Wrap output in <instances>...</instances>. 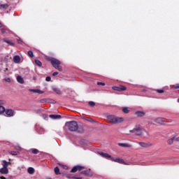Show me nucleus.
<instances>
[{"instance_id":"obj_1","label":"nucleus","mask_w":179,"mask_h":179,"mask_svg":"<svg viewBox=\"0 0 179 179\" xmlns=\"http://www.w3.org/2000/svg\"><path fill=\"white\" fill-rule=\"evenodd\" d=\"M106 118L110 124H118L124 122V117H120L114 115H109Z\"/></svg>"},{"instance_id":"obj_2","label":"nucleus","mask_w":179,"mask_h":179,"mask_svg":"<svg viewBox=\"0 0 179 179\" xmlns=\"http://www.w3.org/2000/svg\"><path fill=\"white\" fill-rule=\"evenodd\" d=\"M66 127L71 132H76V131L79 129V124H78V122L75 120L66 122Z\"/></svg>"},{"instance_id":"obj_3","label":"nucleus","mask_w":179,"mask_h":179,"mask_svg":"<svg viewBox=\"0 0 179 179\" xmlns=\"http://www.w3.org/2000/svg\"><path fill=\"white\" fill-rule=\"evenodd\" d=\"M50 62L52 64V66L59 71V72H62V67L61 66V62L55 58H51L49 59Z\"/></svg>"},{"instance_id":"obj_4","label":"nucleus","mask_w":179,"mask_h":179,"mask_svg":"<svg viewBox=\"0 0 179 179\" xmlns=\"http://www.w3.org/2000/svg\"><path fill=\"white\" fill-rule=\"evenodd\" d=\"M130 132L134 134L136 136H142L143 135V129L141 125H137L132 130H130Z\"/></svg>"},{"instance_id":"obj_5","label":"nucleus","mask_w":179,"mask_h":179,"mask_svg":"<svg viewBox=\"0 0 179 179\" xmlns=\"http://www.w3.org/2000/svg\"><path fill=\"white\" fill-rule=\"evenodd\" d=\"M110 160L112 162H115V163H120V164H124V165H127L128 164H127L124 159H121V158H114V157H111Z\"/></svg>"},{"instance_id":"obj_6","label":"nucleus","mask_w":179,"mask_h":179,"mask_svg":"<svg viewBox=\"0 0 179 179\" xmlns=\"http://www.w3.org/2000/svg\"><path fill=\"white\" fill-rule=\"evenodd\" d=\"M82 170H85V166H76L73 167L71 171V173H76V171H80Z\"/></svg>"},{"instance_id":"obj_7","label":"nucleus","mask_w":179,"mask_h":179,"mask_svg":"<svg viewBox=\"0 0 179 179\" xmlns=\"http://www.w3.org/2000/svg\"><path fill=\"white\" fill-rule=\"evenodd\" d=\"M7 117H13L15 115V110L12 109H7L5 110Z\"/></svg>"},{"instance_id":"obj_8","label":"nucleus","mask_w":179,"mask_h":179,"mask_svg":"<svg viewBox=\"0 0 179 179\" xmlns=\"http://www.w3.org/2000/svg\"><path fill=\"white\" fill-rule=\"evenodd\" d=\"M138 145L141 148H150V146L152 145V143H143V142H139Z\"/></svg>"},{"instance_id":"obj_9","label":"nucleus","mask_w":179,"mask_h":179,"mask_svg":"<svg viewBox=\"0 0 179 179\" xmlns=\"http://www.w3.org/2000/svg\"><path fill=\"white\" fill-rule=\"evenodd\" d=\"M112 89L113 90H117V92H124V90H127V87H125L124 86L113 87Z\"/></svg>"},{"instance_id":"obj_10","label":"nucleus","mask_w":179,"mask_h":179,"mask_svg":"<svg viewBox=\"0 0 179 179\" xmlns=\"http://www.w3.org/2000/svg\"><path fill=\"white\" fill-rule=\"evenodd\" d=\"M174 141H179V137L176 138V137H173L171 138H169L167 141V143L168 145H173V143L174 142Z\"/></svg>"},{"instance_id":"obj_11","label":"nucleus","mask_w":179,"mask_h":179,"mask_svg":"<svg viewBox=\"0 0 179 179\" xmlns=\"http://www.w3.org/2000/svg\"><path fill=\"white\" fill-rule=\"evenodd\" d=\"M49 117L52 120H61V115H50Z\"/></svg>"},{"instance_id":"obj_12","label":"nucleus","mask_w":179,"mask_h":179,"mask_svg":"<svg viewBox=\"0 0 179 179\" xmlns=\"http://www.w3.org/2000/svg\"><path fill=\"white\" fill-rule=\"evenodd\" d=\"M135 115H136V117H145V113L143 111H136Z\"/></svg>"},{"instance_id":"obj_13","label":"nucleus","mask_w":179,"mask_h":179,"mask_svg":"<svg viewBox=\"0 0 179 179\" xmlns=\"http://www.w3.org/2000/svg\"><path fill=\"white\" fill-rule=\"evenodd\" d=\"M17 82H18V83H20L21 85H23V83H24V80L21 76H17Z\"/></svg>"},{"instance_id":"obj_14","label":"nucleus","mask_w":179,"mask_h":179,"mask_svg":"<svg viewBox=\"0 0 179 179\" xmlns=\"http://www.w3.org/2000/svg\"><path fill=\"white\" fill-rule=\"evenodd\" d=\"M1 174H8L9 173V169L8 168H1L0 169Z\"/></svg>"},{"instance_id":"obj_15","label":"nucleus","mask_w":179,"mask_h":179,"mask_svg":"<svg viewBox=\"0 0 179 179\" xmlns=\"http://www.w3.org/2000/svg\"><path fill=\"white\" fill-rule=\"evenodd\" d=\"M118 145L121 146L122 148H132V145H131L130 144H128V143H118Z\"/></svg>"},{"instance_id":"obj_16","label":"nucleus","mask_w":179,"mask_h":179,"mask_svg":"<svg viewBox=\"0 0 179 179\" xmlns=\"http://www.w3.org/2000/svg\"><path fill=\"white\" fill-rule=\"evenodd\" d=\"M13 61H14L15 64H19V62H20V56L15 55L13 57Z\"/></svg>"},{"instance_id":"obj_17","label":"nucleus","mask_w":179,"mask_h":179,"mask_svg":"<svg viewBox=\"0 0 179 179\" xmlns=\"http://www.w3.org/2000/svg\"><path fill=\"white\" fill-rule=\"evenodd\" d=\"M99 155H100V156H102V157H109V159H111L112 157L111 155L104 152H99Z\"/></svg>"},{"instance_id":"obj_18","label":"nucleus","mask_w":179,"mask_h":179,"mask_svg":"<svg viewBox=\"0 0 179 179\" xmlns=\"http://www.w3.org/2000/svg\"><path fill=\"white\" fill-rule=\"evenodd\" d=\"M9 164H10V162H8L5 160H3L2 161V166H3V168L4 169H8V166H9Z\"/></svg>"},{"instance_id":"obj_19","label":"nucleus","mask_w":179,"mask_h":179,"mask_svg":"<svg viewBox=\"0 0 179 179\" xmlns=\"http://www.w3.org/2000/svg\"><path fill=\"white\" fill-rule=\"evenodd\" d=\"M154 122L156 124H163V120L161 117H157L154 120Z\"/></svg>"},{"instance_id":"obj_20","label":"nucleus","mask_w":179,"mask_h":179,"mask_svg":"<svg viewBox=\"0 0 179 179\" xmlns=\"http://www.w3.org/2000/svg\"><path fill=\"white\" fill-rule=\"evenodd\" d=\"M122 111L124 113V114H129V108H127V107H123L122 108Z\"/></svg>"},{"instance_id":"obj_21","label":"nucleus","mask_w":179,"mask_h":179,"mask_svg":"<svg viewBox=\"0 0 179 179\" xmlns=\"http://www.w3.org/2000/svg\"><path fill=\"white\" fill-rule=\"evenodd\" d=\"M28 173L29 174H34V169L32 167H29L28 169Z\"/></svg>"},{"instance_id":"obj_22","label":"nucleus","mask_w":179,"mask_h":179,"mask_svg":"<svg viewBox=\"0 0 179 179\" xmlns=\"http://www.w3.org/2000/svg\"><path fill=\"white\" fill-rule=\"evenodd\" d=\"M52 90H53V92H55V93H57V94H61V91L59 90V89H58L57 87H53Z\"/></svg>"},{"instance_id":"obj_23","label":"nucleus","mask_w":179,"mask_h":179,"mask_svg":"<svg viewBox=\"0 0 179 179\" xmlns=\"http://www.w3.org/2000/svg\"><path fill=\"white\" fill-rule=\"evenodd\" d=\"M55 174H56L57 176L61 174V173H59V168L58 166H56V167L55 168Z\"/></svg>"},{"instance_id":"obj_24","label":"nucleus","mask_w":179,"mask_h":179,"mask_svg":"<svg viewBox=\"0 0 179 179\" xmlns=\"http://www.w3.org/2000/svg\"><path fill=\"white\" fill-rule=\"evenodd\" d=\"M9 5L8 4H0V9H6Z\"/></svg>"},{"instance_id":"obj_25","label":"nucleus","mask_w":179,"mask_h":179,"mask_svg":"<svg viewBox=\"0 0 179 179\" xmlns=\"http://www.w3.org/2000/svg\"><path fill=\"white\" fill-rule=\"evenodd\" d=\"M8 153L12 156H17V152L16 151H8Z\"/></svg>"},{"instance_id":"obj_26","label":"nucleus","mask_w":179,"mask_h":179,"mask_svg":"<svg viewBox=\"0 0 179 179\" xmlns=\"http://www.w3.org/2000/svg\"><path fill=\"white\" fill-rule=\"evenodd\" d=\"M5 111V108L2 106H0V114H3Z\"/></svg>"},{"instance_id":"obj_27","label":"nucleus","mask_w":179,"mask_h":179,"mask_svg":"<svg viewBox=\"0 0 179 179\" xmlns=\"http://www.w3.org/2000/svg\"><path fill=\"white\" fill-rule=\"evenodd\" d=\"M35 64L38 66H41L42 63L40 62V60H35Z\"/></svg>"},{"instance_id":"obj_28","label":"nucleus","mask_w":179,"mask_h":179,"mask_svg":"<svg viewBox=\"0 0 179 179\" xmlns=\"http://www.w3.org/2000/svg\"><path fill=\"white\" fill-rule=\"evenodd\" d=\"M5 43H7V44H9V45H14V43L9 41V40H4Z\"/></svg>"},{"instance_id":"obj_29","label":"nucleus","mask_w":179,"mask_h":179,"mask_svg":"<svg viewBox=\"0 0 179 179\" xmlns=\"http://www.w3.org/2000/svg\"><path fill=\"white\" fill-rule=\"evenodd\" d=\"M28 55L31 58H33V57H34L33 52L31 50L28 51Z\"/></svg>"},{"instance_id":"obj_30","label":"nucleus","mask_w":179,"mask_h":179,"mask_svg":"<svg viewBox=\"0 0 179 179\" xmlns=\"http://www.w3.org/2000/svg\"><path fill=\"white\" fill-rule=\"evenodd\" d=\"M31 152L34 155H37V153H38V150L37 149H32Z\"/></svg>"},{"instance_id":"obj_31","label":"nucleus","mask_w":179,"mask_h":179,"mask_svg":"<svg viewBox=\"0 0 179 179\" xmlns=\"http://www.w3.org/2000/svg\"><path fill=\"white\" fill-rule=\"evenodd\" d=\"M81 174H83L84 176H89V172L87 171H83Z\"/></svg>"},{"instance_id":"obj_32","label":"nucleus","mask_w":179,"mask_h":179,"mask_svg":"<svg viewBox=\"0 0 179 179\" xmlns=\"http://www.w3.org/2000/svg\"><path fill=\"white\" fill-rule=\"evenodd\" d=\"M98 86H106V83L101 82H97Z\"/></svg>"},{"instance_id":"obj_33","label":"nucleus","mask_w":179,"mask_h":179,"mask_svg":"<svg viewBox=\"0 0 179 179\" xmlns=\"http://www.w3.org/2000/svg\"><path fill=\"white\" fill-rule=\"evenodd\" d=\"M89 105L91 106V107H94V106H96V103L93 101H90L89 102Z\"/></svg>"},{"instance_id":"obj_34","label":"nucleus","mask_w":179,"mask_h":179,"mask_svg":"<svg viewBox=\"0 0 179 179\" xmlns=\"http://www.w3.org/2000/svg\"><path fill=\"white\" fill-rule=\"evenodd\" d=\"M35 93H38V94H43V92L40 90H36Z\"/></svg>"},{"instance_id":"obj_35","label":"nucleus","mask_w":179,"mask_h":179,"mask_svg":"<svg viewBox=\"0 0 179 179\" xmlns=\"http://www.w3.org/2000/svg\"><path fill=\"white\" fill-rule=\"evenodd\" d=\"M45 80H46V82H50L51 81V77H50V76L46 77Z\"/></svg>"},{"instance_id":"obj_36","label":"nucleus","mask_w":179,"mask_h":179,"mask_svg":"<svg viewBox=\"0 0 179 179\" xmlns=\"http://www.w3.org/2000/svg\"><path fill=\"white\" fill-rule=\"evenodd\" d=\"M157 93H164V90H157Z\"/></svg>"},{"instance_id":"obj_37","label":"nucleus","mask_w":179,"mask_h":179,"mask_svg":"<svg viewBox=\"0 0 179 179\" xmlns=\"http://www.w3.org/2000/svg\"><path fill=\"white\" fill-rule=\"evenodd\" d=\"M174 89H179V84L173 85Z\"/></svg>"},{"instance_id":"obj_38","label":"nucleus","mask_w":179,"mask_h":179,"mask_svg":"<svg viewBox=\"0 0 179 179\" xmlns=\"http://www.w3.org/2000/svg\"><path fill=\"white\" fill-rule=\"evenodd\" d=\"M15 148L16 149V150H20L22 149L20 146H15Z\"/></svg>"},{"instance_id":"obj_39","label":"nucleus","mask_w":179,"mask_h":179,"mask_svg":"<svg viewBox=\"0 0 179 179\" xmlns=\"http://www.w3.org/2000/svg\"><path fill=\"white\" fill-rule=\"evenodd\" d=\"M1 33H3V34L6 33V30H5V29H1Z\"/></svg>"},{"instance_id":"obj_40","label":"nucleus","mask_w":179,"mask_h":179,"mask_svg":"<svg viewBox=\"0 0 179 179\" xmlns=\"http://www.w3.org/2000/svg\"><path fill=\"white\" fill-rule=\"evenodd\" d=\"M57 75H58V72L57 71L52 73V76H57Z\"/></svg>"},{"instance_id":"obj_41","label":"nucleus","mask_w":179,"mask_h":179,"mask_svg":"<svg viewBox=\"0 0 179 179\" xmlns=\"http://www.w3.org/2000/svg\"><path fill=\"white\" fill-rule=\"evenodd\" d=\"M17 41L18 44H22V40L17 39Z\"/></svg>"},{"instance_id":"obj_42","label":"nucleus","mask_w":179,"mask_h":179,"mask_svg":"<svg viewBox=\"0 0 179 179\" xmlns=\"http://www.w3.org/2000/svg\"><path fill=\"white\" fill-rule=\"evenodd\" d=\"M5 80L6 82L10 83V78H6Z\"/></svg>"},{"instance_id":"obj_43","label":"nucleus","mask_w":179,"mask_h":179,"mask_svg":"<svg viewBox=\"0 0 179 179\" xmlns=\"http://www.w3.org/2000/svg\"><path fill=\"white\" fill-rule=\"evenodd\" d=\"M29 90V92H33L34 93H36V90Z\"/></svg>"},{"instance_id":"obj_44","label":"nucleus","mask_w":179,"mask_h":179,"mask_svg":"<svg viewBox=\"0 0 179 179\" xmlns=\"http://www.w3.org/2000/svg\"><path fill=\"white\" fill-rule=\"evenodd\" d=\"M63 168H64L65 170H66V169H68V166H63Z\"/></svg>"},{"instance_id":"obj_45","label":"nucleus","mask_w":179,"mask_h":179,"mask_svg":"<svg viewBox=\"0 0 179 179\" xmlns=\"http://www.w3.org/2000/svg\"><path fill=\"white\" fill-rule=\"evenodd\" d=\"M0 178H1V179H6V177H3V176H1Z\"/></svg>"},{"instance_id":"obj_46","label":"nucleus","mask_w":179,"mask_h":179,"mask_svg":"<svg viewBox=\"0 0 179 179\" xmlns=\"http://www.w3.org/2000/svg\"><path fill=\"white\" fill-rule=\"evenodd\" d=\"M36 113H41V110H36Z\"/></svg>"},{"instance_id":"obj_47","label":"nucleus","mask_w":179,"mask_h":179,"mask_svg":"<svg viewBox=\"0 0 179 179\" xmlns=\"http://www.w3.org/2000/svg\"><path fill=\"white\" fill-rule=\"evenodd\" d=\"M88 121H90L91 122H93L92 119L88 120Z\"/></svg>"},{"instance_id":"obj_48","label":"nucleus","mask_w":179,"mask_h":179,"mask_svg":"<svg viewBox=\"0 0 179 179\" xmlns=\"http://www.w3.org/2000/svg\"><path fill=\"white\" fill-rule=\"evenodd\" d=\"M0 27H2V24L0 22Z\"/></svg>"},{"instance_id":"obj_49","label":"nucleus","mask_w":179,"mask_h":179,"mask_svg":"<svg viewBox=\"0 0 179 179\" xmlns=\"http://www.w3.org/2000/svg\"><path fill=\"white\" fill-rule=\"evenodd\" d=\"M76 179H82V178H76Z\"/></svg>"},{"instance_id":"obj_50","label":"nucleus","mask_w":179,"mask_h":179,"mask_svg":"<svg viewBox=\"0 0 179 179\" xmlns=\"http://www.w3.org/2000/svg\"><path fill=\"white\" fill-rule=\"evenodd\" d=\"M6 71H8V68L6 69Z\"/></svg>"},{"instance_id":"obj_51","label":"nucleus","mask_w":179,"mask_h":179,"mask_svg":"<svg viewBox=\"0 0 179 179\" xmlns=\"http://www.w3.org/2000/svg\"><path fill=\"white\" fill-rule=\"evenodd\" d=\"M48 179H52V178H48Z\"/></svg>"}]
</instances>
